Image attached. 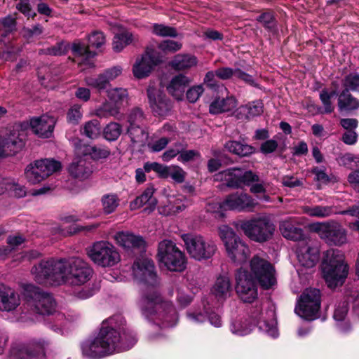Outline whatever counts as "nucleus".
I'll return each instance as SVG.
<instances>
[{"label": "nucleus", "mask_w": 359, "mask_h": 359, "mask_svg": "<svg viewBox=\"0 0 359 359\" xmlns=\"http://www.w3.org/2000/svg\"><path fill=\"white\" fill-rule=\"evenodd\" d=\"M135 280L142 285L140 307L143 314L152 320L162 321L165 327L177 323V315L170 302L163 301L159 292V281L154 262L143 258L136 260L133 266Z\"/></svg>", "instance_id": "nucleus-1"}, {"label": "nucleus", "mask_w": 359, "mask_h": 359, "mask_svg": "<svg viewBox=\"0 0 359 359\" xmlns=\"http://www.w3.org/2000/svg\"><path fill=\"white\" fill-rule=\"evenodd\" d=\"M137 341L135 335L127 331L123 318L121 316H113L102 322L95 337L82 343V354L90 359H99L128 350Z\"/></svg>", "instance_id": "nucleus-2"}, {"label": "nucleus", "mask_w": 359, "mask_h": 359, "mask_svg": "<svg viewBox=\"0 0 359 359\" xmlns=\"http://www.w3.org/2000/svg\"><path fill=\"white\" fill-rule=\"evenodd\" d=\"M32 273L40 284L66 283L81 286L90 280L93 270L83 259L72 257L68 259L43 260L33 267Z\"/></svg>", "instance_id": "nucleus-3"}, {"label": "nucleus", "mask_w": 359, "mask_h": 359, "mask_svg": "<svg viewBox=\"0 0 359 359\" xmlns=\"http://www.w3.org/2000/svg\"><path fill=\"white\" fill-rule=\"evenodd\" d=\"M249 318L251 323L248 324H246V320L241 317L233 319L230 324L231 332L238 336H244L252 331V326L257 325L260 330L271 337H278L277 321L275 309L273 307L266 309L264 312L262 307L257 304L250 309Z\"/></svg>", "instance_id": "nucleus-4"}, {"label": "nucleus", "mask_w": 359, "mask_h": 359, "mask_svg": "<svg viewBox=\"0 0 359 359\" xmlns=\"http://www.w3.org/2000/svg\"><path fill=\"white\" fill-rule=\"evenodd\" d=\"M324 278L330 287L341 285L348 272L344 255L337 250H327L322 264Z\"/></svg>", "instance_id": "nucleus-5"}, {"label": "nucleus", "mask_w": 359, "mask_h": 359, "mask_svg": "<svg viewBox=\"0 0 359 359\" xmlns=\"http://www.w3.org/2000/svg\"><path fill=\"white\" fill-rule=\"evenodd\" d=\"M218 231L231 260L238 264L245 262L250 256V250L246 244L227 225L219 226Z\"/></svg>", "instance_id": "nucleus-6"}, {"label": "nucleus", "mask_w": 359, "mask_h": 359, "mask_svg": "<svg viewBox=\"0 0 359 359\" xmlns=\"http://www.w3.org/2000/svg\"><path fill=\"white\" fill-rule=\"evenodd\" d=\"M188 254L196 260L208 259L216 250L215 243L200 234L184 233L181 236Z\"/></svg>", "instance_id": "nucleus-7"}, {"label": "nucleus", "mask_w": 359, "mask_h": 359, "mask_svg": "<svg viewBox=\"0 0 359 359\" xmlns=\"http://www.w3.org/2000/svg\"><path fill=\"white\" fill-rule=\"evenodd\" d=\"M88 255L93 263L103 268L112 267L121 260L116 248L104 241L94 243L88 250Z\"/></svg>", "instance_id": "nucleus-8"}, {"label": "nucleus", "mask_w": 359, "mask_h": 359, "mask_svg": "<svg viewBox=\"0 0 359 359\" xmlns=\"http://www.w3.org/2000/svg\"><path fill=\"white\" fill-rule=\"evenodd\" d=\"M159 262L169 271H182L186 268L184 253L171 241L164 240L158 245Z\"/></svg>", "instance_id": "nucleus-9"}, {"label": "nucleus", "mask_w": 359, "mask_h": 359, "mask_svg": "<svg viewBox=\"0 0 359 359\" xmlns=\"http://www.w3.org/2000/svg\"><path fill=\"white\" fill-rule=\"evenodd\" d=\"M214 179L231 188H238L242 185L250 186L252 183L258 182L259 180V176L256 173L238 168L221 171L215 175Z\"/></svg>", "instance_id": "nucleus-10"}, {"label": "nucleus", "mask_w": 359, "mask_h": 359, "mask_svg": "<svg viewBox=\"0 0 359 359\" xmlns=\"http://www.w3.org/2000/svg\"><path fill=\"white\" fill-rule=\"evenodd\" d=\"M240 227L248 237L257 242L270 239L275 229L273 224L265 217L241 222Z\"/></svg>", "instance_id": "nucleus-11"}, {"label": "nucleus", "mask_w": 359, "mask_h": 359, "mask_svg": "<svg viewBox=\"0 0 359 359\" xmlns=\"http://www.w3.org/2000/svg\"><path fill=\"white\" fill-rule=\"evenodd\" d=\"M320 307V292L318 289H306L299 297L295 313L302 318L311 320L316 318Z\"/></svg>", "instance_id": "nucleus-12"}, {"label": "nucleus", "mask_w": 359, "mask_h": 359, "mask_svg": "<svg viewBox=\"0 0 359 359\" xmlns=\"http://www.w3.org/2000/svg\"><path fill=\"white\" fill-rule=\"evenodd\" d=\"M49 341L44 339L33 340L27 344H19L12 347L11 359H46L45 350Z\"/></svg>", "instance_id": "nucleus-13"}, {"label": "nucleus", "mask_w": 359, "mask_h": 359, "mask_svg": "<svg viewBox=\"0 0 359 359\" xmlns=\"http://www.w3.org/2000/svg\"><path fill=\"white\" fill-rule=\"evenodd\" d=\"M250 270L254 278L259 281L261 286L268 289L276 283L273 266L265 259L255 255L250 261Z\"/></svg>", "instance_id": "nucleus-14"}, {"label": "nucleus", "mask_w": 359, "mask_h": 359, "mask_svg": "<svg viewBox=\"0 0 359 359\" xmlns=\"http://www.w3.org/2000/svg\"><path fill=\"white\" fill-rule=\"evenodd\" d=\"M236 291L240 299L248 303L257 298V287L255 279L246 270L240 269L236 274Z\"/></svg>", "instance_id": "nucleus-15"}, {"label": "nucleus", "mask_w": 359, "mask_h": 359, "mask_svg": "<svg viewBox=\"0 0 359 359\" xmlns=\"http://www.w3.org/2000/svg\"><path fill=\"white\" fill-rule=\"evenodd\" d=\"M316 231L319 236L329 245H341L347 242L346 231L339 223L318 224Z\"/></svg>", "instance_id": "nucleus-16"}, {"label": "nucleus", "mask_w": 359, "mask_h": 359, "mask_svg": "<svg viewBox=\"0 0 359 359\" xmlns=\"http://www.w3.org/2000/svg\"><path fill=\"white\" fill-rule=\"evenodd\" d=\"M147 98L150 108L156 116H166L172 108L170 100L163 92L153 84L147 90Z\"/></svg>", "instance_id": "nucleus-17"}, {"label": "nucleus", "mask_w": 359, "mask_h": 359, "mask_svg": "<svg viewBox=\"0 0 359 359\" xmlns=\"http://www.w3.org/2000/svg\"><path fill=\"white\" fill-rule=\"evenodd\" d=\"M296 253L299 262L306 268L313 267L319 259L318 244L311 238L298 243Z\"/></svg>", "instance_id": "nucleus-18"}, {"label": "nucleus", "mask_w": 359, "mask_h": 359, "mask_svg": "<svg viewBox=\"0 0 359 359\" xmlns=\"http://www.w3.org/2000/svg\"><path fill=\"white\" fill-rule=\"evenodd\" d=\"M27 304L34 313L41 315L53 314L56 306L53 297L50 294L39 290L35 291Z\"/></svg>", "instance_id": "nucleus-19"}, {"label": "nucleus", "mask_w": 359, "mask_h": 359, "mask_svg": "<svg viewBox=\"0 0 359 359\" xmlns=\"http://www.w3.org/2000/svg\"><path fill=\"white\" fill-rule=\"evenodd\" d=\"M257 202L245 192H236L228 195L224 200V210L252 211Z\"/></svg>", "instance_id": "nucleus-20"}, {"label": "nucleus", "mask_w": 359, "mask_h": 359, "mask_svg": "<svg viewBox=\"0 0 359 359\" xmlns=\"http://www.w3.org/2000/svg\"><path fill=\"white\" fill-rule=\"evenodd\" d=\"M56 120L53 116L44 114L30 119L32 131L40 137L48 138L52 135Z\"/></svg>", "instance_id": "nucleus-21"}, {"label": "nucleus", "mask_w": 359, "mask_h": 359, "mask_svg": "<svg viewBox=\"0 0 359 359\" xmlns=\"http://www.w3.org/2000/svg\"><path fill=\"white\" fill-rule=\"evenodd\" d=\"M116 243L125 250L130 252L134 250H143L145 241L140 236L129 231H119L114 236Z\"/></svg>", "instance_id": "nucleus-22"}, {"label": "nucleus", "mask_w": 359, "mask_h": 359, "mask_svg": "<svg viewBox=\"0 0 359 359\" xmlns=\"http://www.w3.org/2000/svg\"><path fill=\"white\" fill-rule=\"evenodd\" d=\"M299 223L298 219L294 217L281 221L279 229L283 236L286 239L298 243L310 239L305 236L302 229L297 226Z\"/></svg>", "instance_id": "nucleus-23"}, {"label": "nucleus", "mask_w": 359, "mask_h": 359, "mask_svg": "<svg viewBox=\"0 0 359 359\" xmlns=\"http://www.w3.org/2000/svg\"><path fill=\"white\" fill-rule=\"evenodd\" d=\"M20 304L19 294L11 287L0 283V311H11Z\"/></svg>", "instance_id": "nucleus-24"}, {"label": "nucleus", "mask_w": 359, "mask_h": 359, "mask_svg": "<svg viewBox=\"0 0 359 359\" xmlns=\"http://www.w3.org/2000/svg\"><path fill=\"white\" fill-rule=\"evenodd\" d=\"M16 128L8 137L0 138V157L11 155L22 147V139L20 134H17L19 126Z\"/></svg>", "instance_id": "nucleus-25"}, {"label": "nucleus", "mask_w": 359, "mask_h": 359, "mask_svg": "<svg viewBox=\"0 0 359 359\" xmlns=\"http://www.w3.org/2000/svg\"><path fill=\"white\" fill-rule=\"evenodd\" d=\"M156 64L151 52L147 50L140 58H137L133 65V72L137 79L148 76L152 67Z\"/></svg>", "instance_id": "nucleus-26"}, {"label": "nucleus", "mask_w": 359, "mask_h": 359, "mask_svg": "<svg viewBox=\"0 0 359 359\" xmlns=\"http://www.w3.org/2000/svg\"><path fill=\"white\" fill-rule=\"evenodd\" d=\"M191 81V79L186 75L179 74L171 79L167 86V90L176 100H182L185 90Z\"/></svg>", "instance_id": "nucleus-27"}, {"label": "nucleus", "mask_w": 359, "mask_h": 359, "mask_svg": "<svg viewBox=\"0 0 359 359\" xmlns=\"http://www.w3.org/2000/svg\"><path fill=\"white\" fill-rule=\"evenodd\" d=\"M69 172L72 176L80 180H84L90 176L93 168L90 162L85 158H75L69 167Z\"/></svg>", "instance_id": "nucleus-28"}, {"label": "nucleus", "mask_w": 359, "mask_h": 359, "mask_svg": "<svg viewBox=\"0 0 359 359\" xmlns=\"http://www.w3.org/2000/svg\"><path fill=\"white\" fill-rule=\"evenodd\" d=\"M232 291L231 284L227 276H219L217 278L212 290V294L217 299L218 302H222L230 297Z\"/></svg>", "instance_id": "nucleus-29"}, {"label": "nucleus", "mask_w": 359, "mask_h": 359, "mask_svg": "<svg viewBox=\"0 0 359 359\" xmlns=\"http://www.w3.org/2000/svg\"><path fill=\"white\" fill-rule=\"evenodd\" d=\"M154 193V189L153 187H147L140 196L130 203V209L135 210L147 205L149 209L153 210L157 203L156 199L153 197Z\"/></svg>", "instance_id": "nucleus-30"}, {"label": "nucleus", "mask_w": 359, "mask_h": 359, "mask_svg": "<svg viewBox=\"0 0 359 359\" xmlns=\"http://www.w3.org/2000/svg\"><path fill=\"white\" fill-rule=\"evenodd\" d=\"M197 57L191 54H177L170 62V66L178 71L191 69L197 65Z\"/></svg>", "instance_id": "nucleus-31"}, {"label": "nucleus", "mask_w": 359, "mask_h": 359, "mask_svg": "<svg viewBox=\"0 0 359 359\" xmlns=\"http://www.w3.org/2000/svg\"><path fill=\"white\" fill-rule=\"evenodd\" d=\"M262 108V102L257 100L240 107L236 111V116L238 119H250L261 114L263 111Z\"/></svg>", "instance_id": "nucleus-32"}, {"label": "nucleus", "mask_w": 359, "mask_h": 359, "mask_svg": "<svg viewBox=\"0 0 359 359\" xmlns=\"http://www.w3.org/2000/svg\"><path fill=\"white\" fill-rule=\"evenodd\" d=\"M236 106V100L233 97L226 98H216L209 106V111L212 114H218L220 113L229 111L233 109Z\"/></svg>", "instance_id": "nucleus-33"}, {"label": "nucleus", "mask_w": 359, "mask_h": 359, "mask_svg": "<svg viewBox=\"0 0 359 359\" xmlns=\"http://www.w3.org/2000/svg\"><path fill=\"white\" fill-rule=\"evenodd\" d=\"M35 164L39 165L38 168L45 179L61 169L60 162L53 159L37 160L35 161Z\"/></svg>", "instance_id": "nucleus-34"}, {"label": "nucleus", "mask_w": 359, "mask_h": 359, "mask_svg": "<svg viewBox=\"0 0 359 359\" xmlns=\"http://www.w3.org/2000/svg\"><path fill=\"white\" fill-rule=\"evenodd\" d=\"M338 107L340 111L357 109L359 101L350 94L348 89H345L339 96Z\"/></svg>", "instance_id": "nucleus-35"}, {"label": "nucleus", "mask_w": 359, "mask_h": 359, "mask_svg": "<svg viewBox=\"0 0 359 359\" xmlns=\"http://www.w3.org/2000/svg\"><path fill=\"white\" fill-rule=\"evenodd\" d=\"M6 191L18 198H21L26 195L25 187L11 180H3L0 182V195Z\"/></svg>", "instance_id": "nucleus-36"}, {"label": "nucleus", "mask_w": 359, "mask_h": 359, "mask_svg": "<svg viewBox=\"0 0 359 359\" xmlns=\"http://www.w3.org/2000/svg\"><path fill=\"white\" fill-rule=\"evenodd\" d=\"M225 148L234 154L246 156L254 152V148L247 144L237 141H229L225 144Z\"/></svg>", "instance_id": "nucleus-37"}, {"label": "nucleus", "mask_w": 359, "mask_h": 359, "mask_svg": "<svg viewBox=\"0 0 359 359\" xmlns=\"http://www.w3.org/2000/svg\"><path fill=\"white\" fill-rule=\"evenodd\" d=\"M134 40L133 34L128 32H122L115 34L113 39L112 48L115 52H121L125 47Z\"/></svg>", "instance_id": "nucleus-38"}, {"label": "nucleus", "mask_w": 359, "mask_h": 359, "mask_svg": "<svg viewBox=\"0 0 359 359\" xmlns=\"http://www.w3.org/2000/svg\"><path fill=\"white\" fill-rule=\"evenodd\" d=\"M127 133L133 144L143 146L147 141L148 133L142 126L127 127Z\"/></svg>", "instance_id": "nucleus-39"}, {"label": "nucleus", "mask_w": 359, "mask_h": 359, "mask_svg": "<svg viewBox=\"0 0 359 359\" xmlns=\"http://www.w3.org/2000/svg\"><path fill=\"white\" fill-rule=\"evenodd\" d=\"M120 108L118 104L110 102H104L96 111V114L100 118L113 116L116 118L120 114Z\"/></svg>", "instance_id": "nucleus-40"}, {"label": "nucleus", "mask_w": 359, "mask_h": 359, "mask_svg": "<svg viewBox=\"0 0 359 359\" xmlns=\"http://www.w3.org/2000/svg\"><path fill=\"white\" fill-rule=\"evenodd\" d=\"M39 165L35 164V161L29 164L25 170V175L31 184H36L41 181L44 180L45 178L41 172L39 170Z\"/></svg>", "instance_id": "nucleus-41"}, {"label": "nucleus", "mask_w": 359, "mask_h": 359, "mask_svg": "<svg viewBox=\"0 0 359 359\" xmlns=\"http://www.w3.org/2000/svg\"><path fill=\"white\" fill-rule=\"evenodd\" d=\"M347 312L348 303L346 302L340 303L334 310L333 315L334 319L338 322L344 321L346 316ZM338 327L342 332H346L348 330L349 325L346 322L339 323L338 324Z\"/></svg>", "instance_id": "nucleus-42"}, {"label": "nucleus", "mask_w": 359, "mask_h": 359, "mask_svg": "<svg viewBox=\"0 0 359 359\" xmlns=\"http://www.w3.org/2000/svg\"><path fill=\"white\" fill-rule=\"evenodd\" d=\"M146 121L144 111L139 107L132 109L128 114V127L143 126Z\"/></svg>", "instance_id": "nucleus-43"}, {"label": "nucleus", "mask_w": 359, "mask_h": 359, "mask_svg": "<svg viewBox=\"0 0 359 359\" xmlns=\"http://www.w3.org/2000/svg\"><path fill=\"white\" fill-rule=\"evenodd\" d=\"M189 204V201L184 196H172L169 198V211L172 214H177L185 210Z\"/></svg>", "instance_id": "nucleus-44"}, {"label": "nucleus", "mask_w": 359, "mask_h": 359, "mask_svg": "<svg viewBox=\"0 0 359 359\" xmlns=\"http://www.w3.org/2000/svg\"><path fill=\"white\" fill-rule=\"evenodd\" d=\"M81 133L90 139H96L100 135V123L97 119L90 120L83 126Z\"/></svg>", "instance_id": "nucleus-45"}, {"label": "nucleus", "mask_w": 359, "mask_h": 359, "mask_svg": "<svg viewBox=\"0 0 359 359\" xmlns=\"http://www.w3.org/2000/svg\"><path fill=\"white\" fill-rule=\"evenodd\" d=\"M122 133V126L116 122H110L103 130L104 137L108 141L116 140Z\"/></svg>", "instance_id": "nucleus-46"}, {"label": "nucleus", "mask_w": 359, "mask_h": 359, "mask_svg": "<svg viewBox=\"0 0 359 359\" xmlns=\"http://www.w3.org/2000/svg\"><path fill=\"white\" fill-rule=\"evenodd\" d=\"M303 212L309 216L325 217L330 216L332 211V208L329 206H304L303 207Z\"/></svg>", "instance_id": "nucleus-47"}, {"label": "nucleus", "mask_w": 359, "mask_h": 359, "mask_svg": "<svg viewBox=\"0 0 359 359\" xmlns=\"http://www.w3.org/2000/svg\"><path fill=\"white\" fill-rule=\"evenodd\" d=\"M103 210L106 214L115 211L119 205V199L115 194H106L102 198Z\"/></svg>", "instance_id": "nucleus-48"}, {"label": "nucleus", "mask_w": 359, "mask_h": 359, "mask_svg": "<svg viewBox=\"0 0 359 359\" xmlns=\"http://www.w3.org/2000/svg\"><path fill=\"white\" fill-rule=\"evenodd\" d=\"M107 96L110 101L118 104L119 106L128 99L127 90L122 88H115L107 90Z\"/></svg>", "instance_id": "nucleus-49"}, {"label": "nucleus", "mask_w": 359, "mask_h": 359, "mask_svg": "<svg viewBox=\"0 0 359 359\" xmlns=\"http://www.w3.org/2000/svg\"><path fill=\"white\" fill-rule=\"evenodd\" d=\"M334 90L329 92L326 89H323L320 93V99L323 106L322 113L330 114L334 110V106L331 100L336 95Z\"/></svg>", "instance_id": "nucleus-50"}, {"label": "nucleus", "mask_w": 359, "mask_h": 359, "mask_svg": "<svg viewBox=\"0 0 359 359\" xmlns=\"http://www.w3.org/2000/svg\"><path fill=\"white\" fill-rule=\"evenodd\" d=\"M151 31L153 34L162 37H176L177 36V30L170 26L163 24H154L152 26Z\"/></svg>", "instance_id": "nucleus-51"}, {"label": "nucleus", "mask_w": 359, "mask_h": 359, "mask_svg": "<svg viewBox=\"0 0 359 359\" xmlns=\"http://www.w3.org/2000/svg\"><path fill=\"white\" fill-rule=\"evenodd\" d=\"M86 154H88L95 160L107 158L110 154L108 148L102 146L89 147L86 149Z\"/></svg>", "instance_id": "nucleus-52"}, {"label": "nucleus", "mask_w": 359, "mask_h": 359, "mask_svg": "<svg viewBox=\"0 0 359 359\" xmlns=\"http://www.w3.org/2000/svg\"><path fill=\"white\" fill-rule=\"evenodd\" d=\"M182 47V43L173 40H164L158 46V48L165 53H175L180 50Z\"/></svg>", "instance_id": "nucleus-53"}, {"label": "nucleus", "mask_w": 359, "mask_h": 359, "mask_svg": "<svg viewBox=\"0 0 359 359\" xmlns=\"http://www.w3.org/2000/svg\"><path fill=\"white\" fill-rule=\"evenodd\" d=\"M86 83L88 86L100 90L106 88L109 83L103 73L99 74L97 77L86 78Z\"/></svg>", "instance_id": "nucleus-54"}, {"label": "nucleus", "mask_w": 359, "mask_h": 359, "mask_svg": "<svg viewBox=\"0 0 359 359\" xmlns=\"http://www.w3.org/2000/svg\"><path fill=\"white\" fill-rule=\"evenodd\" d=\"M204 312L201 308L198 309H192L187 311V319L192 323L198 324L203 323L206 319V313L205 312V309H203Z\"/></svg>", "instance_id": "nucleus-55"}, {"label": "nucleus", "mask_w": 359, "mask_h": 359, "mask_svg": "<svg viewBox=\"0 0 359 359\" xmlns=\"http://www.w3.org/2000/svg\"><path fill=\"white\" fill-rule=\"evenodd\" d=\"M186 177V172L179 166L170 165L168 172V178L170 177L177 183H182Z\"/></svg>", "instance_id": "nucleus-56"}, {"label": "nucleus", "mask_w": 359, "mask_h": 359, "mask_svg": "<svg viewBox=\"0 0 359 359\" xmlns=\"http://www.w3.org/2000/svg\"><path fill=\"white\" fill-rule=\"evenodd\" d=\"M99 287L95 284L84 286L81 289L75 292V295L81 299H85L92 297L97 290Z\"/></svg>", "instance_id": "nucleus-57"}, {"label": "nucleus", "mask_w": 359, "mask_h": 359, "mask_svg": "<svg viewBox=\"0 0 359 359\" xmlns=\"http://www.w3.org/2000/svg\"><path fill=\"white\" fill-rule=\"evenodd\" d=\"M82 115L81 107L74 104L68 111L67 121L69 123L76 124L81 119Z\"/></svg>", "instance_id": "nucleus-58"}, {"label": "nucleus", "mask_w": 359, "mask_h": 359, "mask_svg": "<svg viewBox=\"0 0 359 359\" xmlns=\"http://www.w3.org/2000/svg\"><path fill=\"white\" fill-rule=\"evenodd\" d=\"M89 46L100 48L105 43V37L101 32H94L88 37Z\"/></svg>", "instance_id": "nucleus-59"}, {"label": "nucleus", "mask_w": 359, "mask_h": 359, "mask_svg": "<svg viewBox=\"0 0 359 359\" xmlns=\"http://www.w3.org/2000/svg\"><path fill=\"white\" fill-rule=\"evenodd\" d=\"M203 91L204 88L202 85L194 86L187 91V98L189 102L194 103L198 100Z\"/></svg>", "instance_id": "nucleus-60"}, {"label": "nucleus", "mask_w": 359, "mask_h": 359, "mask_svg": "<svg viewBox=\"0 0 359 359\" xmlns=\"http://www.w3.org/2000/svg\"><path fill=\"white\" fill-rule=\"evenodd\" d=\"M53 324L50 327L55 332L60 333L62 331V327L66 325V318L63 313H57L53 318Z\"/></svg>", "instance_id": "nucleus-61"}, {"label": "nucleus", "mask_w": 359, "mask_h": 359, "mask_svg": "<svg viewBox=\"0 0 359 359\" xmlns=\"http://www.w3.org/2000/svg\"><path fill=\"white\" fill-rule=\"evenodd\" d=\"M184 149V146L181 143H177L173 147L168 149L162 155V159L164 161H169Z\"/></svg>", "instance_id": "nucleus-62"}, {"label": "nucleus", "mask_w": 359, "mask_h": 359, "mask_svg": "<svg viewBox=\"0 0 359 359\" xmlns=\"http://www.w3.org/2000/svg\"><path fill=\"white\" fill-rule=\"evenodd\" d=\"M33 1L34 0L21 1L19 4H17L16 8L18 11H20L28 18H34L36 15V13L32 9L30 6V2Z\"/></svg>", "instance_id": "nucleus-63"}, {"label": "nucleus", "mask_w": 359, "mask_h": 359, "mask_svg": "<svg viewBox=\"0 0 359 359\" xmlns=\"http://www.w3.org/2000/svg\"><path fill=\"white\" fill-rule=\"evenodd\" d=\"M346 89L359 91V75L349 74L344 81Z\"/></svg>", "instance_id": "nucleus-64"}]
</instances>
